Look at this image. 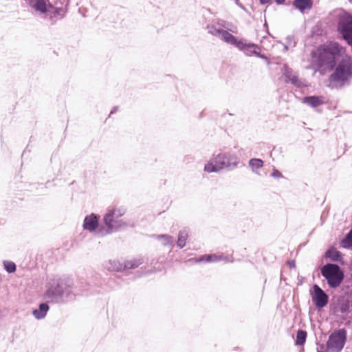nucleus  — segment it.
<instances>
[{
	"label": "nucleus",
	"instance_id": "30",
	"mask_svg": "<svg viewBox=\"0 0 352 352\" xmlns=\"http://www.w3.org/2000/svg\"><path fill=\"white\" fill-rule=\"evenodd\" d=\"M272 0H260L261 4H265L270 2Z\"/></svg>",
	"mask_w": 352,
	"mask_h": 352
},
{
	"label": "nucleus",
	"instance_id": "15",
	"mask_svg": "<svg viewBox=\"0 0 352 352\" xmlns=\"http://www.w3.org/2000/svg\"><path fill=\"white\" fill-rule=\"evenodd\" d=\"M48 310L49 306L47 305V304L41 303L39 305L38 309H34L32 311V314L36 319H43L46 316Z\"/></svg>",
	"mask_w": 352,
	"mask_h": 352
},
{
	"label": "nucleus",
	"instance_id": "20",
	"mask_svg": "<svg viewBox=\"0 0 352 352\" xmlns=\"http://www.w3.org/2000/svg\"><path fill=\"white\" fill-rule=\"evenodd\" d=\"M307 332L302 330H298L296 335V344L297 345H302L306 340Z\"/></svg>",
	"mask_w": 352,
	"mask_h": 352
},
{
	"label": "nucleus",
	"instance_id": "10",
	"mask_svg": "<svg viewBox=\"0 0 352 352\" xmlns=\"http://www.w3.org/2000/svg\"><path fill=\"white\" fill-rule=\"evenodd\" d=\"M99 217L94 214L87 216L83 222V228L89 232L94 231L98 226Z\"/></svg>",
	"mask_w": 352,
	"mask_h": 352
},
{
	"label": "nucleus",
	"instance_id": "4",
	"mask_svg": "<svg viewBox=\"0 0 352 352\" xmlns=\"http://www.w3.org/2000/svg\"><path fill=\"white\" fill-rule=\"evenodd\" d=\"M45 296L52 302H59L64 301L60 299L64 295H69L70 293L69 286L61 279L51 280L47 286Z\"/></svg>",
	"mask_w": 352,
	"mask_h": 352
},
{
	"label": "nucleus",
	"instance_id": "25",
	"mask_svg": "<svg viewBox=\"0 0 352 352\" xmlns=\"http://www.w3.org/2000/svg\"><path fill=\"white\" fill-rule=\"evenodd\" d=\"M208 32L210 34H211L214 36H218V37L220 35V32L223 30H220V29H217L213 26H210V27L208 26Z\"/></svg>",
	"mask_w": 352,
	"mask_h": 352
},
{
	"label": "nucleus",
	"instance_id": "2",
	"mask_svg": "<svg viewBox=\"0 0 352 352\" xmlns=\"http://www.w3.org/2000/svg\"><path fill=\"white\" fill-rule=\"evenodd\" d=\"M125 212V209L123 208H112L108 209L103 219L106 228H100L98 231V234L104 236L126 226V222L122 219H119Z\"/></svg>",
	"mask_w": 352,
	"mask_h": 352
},
{
	"label": "nucleus",
	"instance_id": "1",
	"mask_svg": "<svg viewBox=\"0 0 352 352\" xmlns=\"http://www.w3.org/2000/svg\"><path fill=\"white\" fill-rule=\"evenodd\" d=\"M340 59V63L329 77V86L332 88L342 86L351 77V58L346 54L345 48L335 42L324 44L312 53L311 66L316 68L315 72L322 74L332 70Z\"/></svg>",
	"mask_w": 352,
	"mask_h": 352
},
{
	"label": "nucleus",
	"instance_id": "31",
	"mask_svg": "<svg viewBox=\"0 0 352 352\" xmlns=\"http://www.w3.org/2000/svg\"><path fill=\"white\" fill-rule=\"evenodd\" d=\"M295 265H294V261H292L291 263H290V266L291 267H294Z\"/></svg>",
	"mask_w": 352,
	"mask_h": 352
},
{
	"label": "nucleus",
	"instance_id": "26",
	"mask_svg": "<svg viewBox=\"0 0 352 352\" xmlns=\"http://www.w3.org/2000/svg\"><path fill=\"white\" fill-rule=\"evenodd\" d=\"M295 45V42L292 37H288L287 38V44L283 45L284 50L286 51L288 50L289 47H294Z\"/></svg>",
	"mask_w": 352,
	"mask_h": 352
},
{
	"label": "nucleus",
	"instance_id": "28",
	"mask_svg": "<svg viewBox=\"0 0 352 352\" xmlns=\"http://www.w3.org/2000/svg\"><path fill=\"white\" fill-rule=\"evenodd\" d=\"M349 305L348 304L345 303L344 305H342L341 307H340V311L342 313H346L349 310Z\"/></svg>",
	"mask_w": 352,
	"mask_h": 352
},
{
	"label": "nucleus",
	"instance_id": "32",
	"mask_svg": "<svg viewBox=\"0 0 352 352\" xmlns=\"http://www.w3.org/2000/svg\"><path fill=\"white\" fill-rule=\"evenodd\" d=\"M114 111H116V108H114L113 111H111V113H113Z\"/></svg>",
	"mask_w": 352,
	"mask_h": 352
},
{
	"label": "nucleus",
	"instance_id": "18",
	"mask_svg": "<svg viewBox=\"0 0 352 352\" xmlns=\"http://www.w3.org/2000/svg\"><path fill=\"white\" fill-rule=\"evenodd\" d=\"M326 256L334 261H340L341 258V254L336 249L329 250L326 252Z\"/></svg>",
	"mask_w": 352,
	"mask_h": 352
},
{
	"label": "nucleus",
	"instance_id": "13",
	"mask_svg": "<svg viewBox=\"0 0 352 352\" xmlns=\"http://www.w3.org/2000/svg\"><path fill=\"white\" fill-rule=\"evenodd\" d=\"M313 2L311 0H295L294 6L299 10L301 12H304L307 10H310L312 7Z\"/></svg>",
	"mask_w": 352,
	"mask_h": 352
},
{
	"label": "nucleus",
	"instance_id": "29",
	"mask_svg": "<svg viewBox=\"0 0 352 352\" xmlns=\"http://www.w3.org/2000/svg\"><path fill=\"white\" fill-rule=\"evenodd\" d=\"M285 0H275V2L277 3V4H283L284 2H285Z\"/></svg>",
	"mask_w": 352,
	"mask_h": 352
},
{
	"label": "nucleus",
	"instance_id": "3",
	"mask_svg": "<svg viewBox=\"0 0 352 352\" xmlns=\"http://www.w3.org/2000/svg\"><path fill=\"white\" fill-rule=\"evenodd\" d=\"M238 158L230 153H220L205 164L204 171L217 173L226 168H234L238 165Z\"/></svg>",
	"mask_w": 352,
	"mask_h": 352
},
{
	"label": "nucleus",
	"instance_id": "23",
	"mask_svg": "<svg viewBox=\"0 0 352 352\" xmlns=\"http://www.w3.org/2000/svg\"><path fill=\"white\" fill-rule=\"evenodd\" d=\"M3 265L8 273H13L16 271V265L11 261H4Z\"/></svg>",
	"mask_w": 352,
	"mask_h": 352
},
{
	"label": "nucleus",
	"instance_id": "14",
	"mask_svg": "<svg viewBox=\"0 0 352 352\" xmlns=\"http://www.w3.org/2000/svg\"><path fill=\"white\" fill-rule=\"evenodd\" d=\"M221 40L226 42L227 43L234 45L236 47V43L239 42V40L236 39L235 36L229 33L228 31L223 30L220 32V35L219 36Z\"/></svg>",
	"mask_w": 352,
	"mask_h": 352
},
{
	"label": "nucleus",
	"instance_id": "27",
	"mask_svg": "<svg viewBox=\"0 0 352 352\" xmlns=\"http://www.w3.org/2000/svg\"><path fill=\"white\" fill-rule=\"evenodd\" d=\"M272 176L275 178H279L282 177V174L280 173V171L274 168L273 169Z\"/></svg>",
	"mask_w": 352,
	"mask_h": 352
},
{
	"label": "nucleus",
	"instance_id": "8",
	"mask_svg": "<svg viewBox=\"0 0 352 352\" xmlns=\"http://www.w3.org/2000/svg\"><path fill=\"white\" fill-rule=\"evenodd\" d=\"M311 298L314 303L318 308L325 307L329 299V297L325 292L317 285H314L313 286Z\"/></svg>",
	"mask_w": 352,
	"mask_h": 352
},
{
	"label": "nucleus",
	"instance_id": "19",
	"mask_svg": "<svg viewBox=\"0 0 352 352\" xmlns=\"http://www.w3.org/2000/svg\"><path fill=\"white\" fill-rule=\"evenodd\" d=\"M223 257L221 256H217L216 254H210L202 256L200 259H199V262L201 261H206V262H216L220 260H222Z\"/></svg>",
	"mask_w": 352,
	"mask_h": 352
},
{
	"label": "nucleus",
	"instance_id": "12",
	"mask_svg": "<svg viewBox=\"0 0 352 352\" xmlns=\"http://www.w3.org/2000/svg\"><path fill=\"white\" fill-rule=\"evenodd\" d=\"M283 75L285 76L287 82H290L293 85H299L298 77L293 74L292 70L287 65H284L283 68Z\"/></svg>",
	"mask_w": 352,
	"mask_h": 352
},
{
	"label": "nucleus",
	"instance_id": "22",
	"mask_svg": "<svg viewBox=\"0 0 352 352\" xmlns=\"http://www.w3.org/2000/svg\"><path fill=\"white\" fill-rule=\"evenodd\" d=\"M158 239L162 240V243L164 245H172L173 242V239L172 236L167 234H162L157 236Z\"/></svg>",
	"mask_w": 352,
	"mask_h": 352
},
{
	"label": "nucleus",
	"instance_id": "24",
	"mask_svg": "<svg viewBox=\"0 0 352 352\" xmlns=\"http://www.w3.org/2000/svg\"><path fill=\"white\" fill-rule=\"evenodd\" d=\"M140 263L141 262L139 261H128L125 262L124 267L125 269H132L138 267Z\"/></svg>",
	"mask_w": 352,
	"mask_h": 352
},
{
	"label": "nucleus",
	"instance_id": "16",
	"mask_svg": "<svg viewBox=\"0 0 352 352\" xmlns=\"http://www.w3.org/2000/svg\"><path fill=\"white\" fill-rule=\"evenodd\" d=\"M249 166L254 173H258V170L263 166V162L261 159L253 158L249 161Z\"/></svg>",
	"mask_w": 352,
	"mask_h": 352
},
{
	"label": "nucleus",
	"instance_id": "11",
	"mask_svg": "<svg viewBox=\"0 0 352 352\" xmlns=\"http://www.w3.org/2000/svg\"><path fill=\"white\" fill-rule=\"evenodd\" d=\"M302 102L311 107H319L324 102V98L322 96L305 97L302 99Z\"/></svg>",
	"mask_w": 352,
	"mask_h": 352
},
{
	"label": "nucleus",
	"instance_id": "17",
	"mask_svg": "<svg viewBox=\"0 0 352 352\" xmlns=\"http://www.w3.org/2000/svg\"><path fill=\"white\" fill-rule=\"evenodd\" d=\"M188 238V231L186 230H181L178 234L177 246L182 248L186 245V241Z\"/></svg>",
	"mask_w": 352,
	"mask_h": 352
},
{
	"label": "nucleus",
	"instance_id": "33",
	"mask_svg": "<svg viewBox=\"0 0 352 352\" xmlns=\"http://www.w3.org/2000/svg\"><path fill=\"white\" fill-rule=\"evenodd\" d=\"M349 1L352 3V0H349Z\"/></svg>",
	"mask_w": 352,
	"mask_h": 352
},
{
	"label": "nucleus",
	"instance_id": "7",
	"mask_svg": "<svg viewBox=\"0 0 352 352\" xmlns=\"http://www.w3.org/2000/svg\"><path fill=\"white\" fill-rule=\"evenodd\" d=\"M236 47L246 56H252L255 55L262 58H267L264 55L260 54V48L258 45L248 43L245 39L239 40V42L236 43Z\"/></svg>",
	"mask_w": 352,
	"mask_h": 352
},
{
	"label": "nucleus",
	"instance_id": "9",
	"mask_svg": "<svg viewBox=\"0 0 352 352\" xmlns=\"http://www.w3.org/2000/svg\"><path fill=\"white\" fill-rule=\"evenodd\" d=\"M28 3L37 13L46 14L49 11L50 5L46 0H28Z\"/></svg>",
	"mask_w": 352,
	"mask_h": 352
},
{
	"label": "nucleus",
	"instance_id": "21",
	"mask_svg": "<svg viewBox=\"0 0 352 352\" xmlns=\"http://www.w3.org/2000/svg\"><path fill=\"white\" fill-rule=\"evenodd\" d=\"M342 245L344 248H348L352 245V228L349 232L342 241Z\"/></svg>",
	"mask_w": 352,
	"mask_h": 352
},
{
	"label": "nucleus",
	"instance_id": "5",
	"mask_svg": "<svg viewBox=\"0 0 352 352\" xmlns=\"http://www.w3.org/2000/svg\"><path fill=\"white\" fill-rule=\"evenodd\" d=\"M321 274L326 278L329 286L338 287L344 278V274L336 264L327 263L321 268Z\"/></svg>",
	"mask_w": 352,
	"mask_h": 352
},
{
	"label": "nucleus",
	"instance_id": "6",
	"mask_svg": "<svg viewBox=\"0 0 352 352\" xmlns=\"http://www.w3.org/2000/svg\"><path fill=\"white\" fill-rule=\"evenodd\" d=\"M346 340V331L340 329L333 332L327 341V348L332 352H340L344 347Z\"/></svg>",
	"mask_w": 352,
	"mask_h": 352
}]
</instances>
